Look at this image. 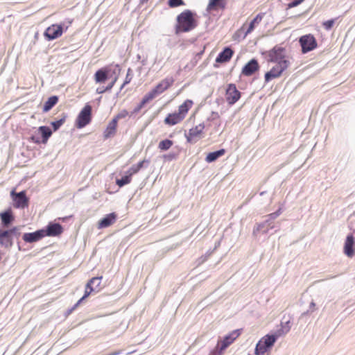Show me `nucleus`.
<instances>
[{"label": "nucleus", "instance_id": "nucleus-1", "mask_svg": "<svg viewBox=\"0 0 355 355\" xmlns=\"http://www.w3.org/2000/svg\"><path fill=\"white\" fill-rule=\"evenodd\" d=\"M266 54L268 62L276 64L265 74V81L268 83L280 77L284 71L287 70L291 66V58L288 55L286 49L280 45H275L268 51Z\"/></svg>", "mask_w": 355, "mask_h": 355}, {"label": "nucleus", "instance_id": "nucleus-2", "mask_svg": "<svg viewBox=\"0 0 355 355\" xmlns=\"http://www.w3.org/2000/svg\"><path fill=\"white\" fill-rule=\"evenodd\" d=\"M116 67L118 69V71L116 72V70H114L111 74H110V69L109 67H102L95 72L94 75V80L96 84H104L109 78V77L112 78V81L109 83L106 87L101 86L97 87L96 90L97 94H103L106 92L110 91L113 88L119 78V73L121 71L118 64L116 65Z\"/></svg>", "mask_w": 355, "mask_h": 355}, {"label": "nucleus", "instance_id": "nucleus-3", "mask_svg": "<svg viewBox=\"0 0 355 355\" xmlns=\"http://www.w3.org/2000/svg\"><path fill=\"white\" fill-rule=\"evenodd\" d=\"M198 25V15L191 10H184L176 17L175 33L178 35L195 29Z\"/></svg>", "mask_w": 355, "mask_h": 355}, {"label": "nucleus", "instance_id": "nucleus-4", "mask_svg": "<svg viewBox=\"0 0 355 355\" xmlns=\"http://www.w3.org/2000/svg\"><path fill=\"white\" fill-rule=\"evenodd\" d=\"M193 101L190 99L185 100L178 106L177 112L168 114L164 120L166 125L173 126L180 123L186 118L189 111L193 105Z\"/></svg>", "mask_w": 355, "mask_h": 355}, {"label": "nucleus", "instance_id": "nucleus-5", "mask_svg": "<svg viewBox=\"0 0 355 355\" xmlns=\"http://www.w3.org/2000/svg\"><path fill=\"white\" fill-rule=\"evenodd\" d=\"M279 336L280 334H276L275 335L267 334L264 336L257 344L254 354L256 355H263L265 354L273 346Z\"/></svg>", "mask_w": 355, "mask_h": 355}, {"label": "nucleus", "instance_id": "nucleus-6", "mask_svg": "<svg viewBox=\"0 0 355 355\" xmlns=\"http://www.w3.org/2000/svg\"><path fill=\"white\" fill-rule=\"evenodd\" d=\"M19 234L17 227L5 230L0 228V245L5 248H10L13 245L14 238Z\"/></svg>", "mask_w": 355, "mask_h": 355}, {"label": "nucleus", "instance_id": "nucleus-7", "mask_svg": "<svg viewBox=\"0 0 355 355\" xmlns=\"http://www.w3.org/2000/svg\"><path fill=\"white\" fill-rule=\"evenodd\" d=\"M103 277H95L92 278L86 284L84 295L74 304L71 311L75 310L80 303L94 291H100L101 289V284Z\"/></svg>", "mask_w": 355, "mask_h": 355}, {"label": "nucleus", "instance_id": "nucleus-8", "mask_svg": "<svg viewBox=\"0 0 355 355\" xmlns=\"http://www.w3.org/2000/svg\"><path fill=\"white\" fill-rule=\"evenodd\" d=\"M103 277H95L92 278L86 284L84 295L74 304L71 311L75 310L80 303L94 291H100L101 289V284Z\"/></svg>", "mask_w": 355, "mask_h": 355}, {"label": "nucleus", "instance_id": "nucleus-9", "mask_svg": "<svg viewBox=\"0 0 355 355\" xmlns=\"http://www.w3.org/2000/svg\"><path fill=\"white\" fill-rule=\"evenodd\" d=\"M92 107L89 103H86L76 117L75 125L81 129L87 125L92 121Z\"/></svg>", "mask_w": 355, "mask_h": 355}, {"label": "nucleus", "instance_id": "nucleus-10", "mask_svg": "<svg viewBox=\"0 0 355 355\" xmlns=\"http://www.w3.org/2000/svg\"><path fill=\"white\" fill-rule=\"evenodd\" d=\"M299 42L303 53L314 50L318 46L315 38L311 34L302 36Z\"/></svg>", "mask_w": 355, "mask_h": 355}, {"label": "nucleus", "instance_id": "nucleus-11", "mask_svg": "<svg viewBox=\"0 0 355 355\" xmlns=\"http://www.w3.org/2000/svg\"><path fill=\"white\" fill-rule=\"evenodd\" d=\"M10 195L13 200V207L17 209H24L28 207L29 200L26 196V192L22 191L19 193L11 191Z\"/></svg>", "mask_w": 355, "mask_h": 355}, {"label": "nucleus", "instance_id": "nucleus-12", "mask_svg": "<svg viewBox=\"0 0 355 355\" xmlns=\"http://www.w3.org/2000/svg\"><path fill=\"white\" fill-rule=\"evenodd\" d=\"M205 128V124L202 123L190 128L188 133L185 135L187 142L194 143L197 139L201 138L203 135Z\"/></svg>", "mask_w": 355, "mask_h": 355}, {"label": "nucleus", "instance_id": "nucleus-13", "mask_svg": "<svg viewBox=\"0 0 355 355\" xmlns=\"http://www.w3.org/2000/svg\"><path fill=\"white\" fill-rule=\"evenodd\" d=\"M241 335V330L236 329L231 331L228 335L225 336L223 340H218L217 345L222 350H225L234 340Z\"/></svg>", "mask_w": 355, "mask_h": 355}, {"label": "nucleus", "instance_id": "nucleus-14", "mask_svg": "<svg viewBox=\"0 0 355 355\" xmlns=\"http://www.w3.org/2000/svg\"><path fill=\"white\" fill-rule=\"evenodd\" d=\"M226 101L230 105H234L241 98V92L234 84H229L225 93Z\"/></svg>", "mask_w": 355, "mask_h": 355}, {"label": "nucleus", "instance_id": "nucleus-15", "mask_svg": "<svg viewBox=\"0 0 355 355\" xmlns=\"http://www.w3.org/2000/svg\"><path fill=\"white\" fill-rule=\"evenodd\" d=\"M62 33L63 30L62 25L52 24L46 29L44 35L49 40H53L60 37L62 35Z\"/></svg>", "mask_w": 355, "mask_h": 355}, {"label": "nucleus", "instance_id": "nucleus-16", "mask_svg": "<svg viewBox=\"0 0 355 355\" xmlns=\"http://www.w3.org/2000/svg\"><path fill=\"white\" fill-rule=\"evenodd\" d=\"M343 252L349 258L355 255V239L352 234L347 236L344 243Z\"/></svg>", "mask_w": 355, "mask_h": 355}, {"label": "nucleus", "instance_id": "nucleus-17", "mask_svg": "<svg viewBox=\"0 0 355 355\" xmlns=\"http://www.w3.org/2000/svg\"><path fill=\"white\" fill-rule=\"evenodd\" d=\"M259 67L258 61L256 59H252L243 67L241 74L250 76L259 71Z\"/></svg>", "mask_w": 355, "mask_h": 355}, {"label": "nucleus", "instance_id": "nucleus-18", "mask_svg": "<svg viewBox=\"0 0 355 355\" xmlns=\"http://www.w3.org/2000/svg\"><path fill=\"white\" fill-rule=\"evenodd\" d=\"M63 232L62 226L59 223H50L46 230H44L45 236H57Z\"/></svg>", "mask_w": 355, "mask_h": 355}, {"label": "nucleus", "instance_id": "nucleus-19", "mask_svg": "<svg viewBox=\"0 0 355 355\" xmlns=\"http://www.w3.org/2000/svg\"><path fill=\"white\" fill-rule=\"evenodd\" d=\"M264 15H265V13L261 12V13L258 14L251 21V22L249 24H248L246 23L243 24V25L242 26V29L245 30V35H247L250 34L252 31H253L254 28L261 23Z\"/></svg>", "mask_w": 355, "mask_h": 355}, {"label": "nucleus", "instance_id": "nucleus-20", "mask_svg": "<svg viewBox=\"0 0 355 355\" xmlns=\"http://www.w3.org/2000/svg\"><path fill=\"white\" fill-rule=\"evenodd\" d=\"M173 77H166L162 80L155 87L154 89L158 94H160L170 88L174 83Z\"/></svg>", "mask_w": 355, "mask_h": 355}, {"label": "nucleus", "instance_id": "nucleus-21", "mask_svg": "<svg viewBox=\"0 0 355 355\" xmlns=\"http://www.w3.org/2000/svg\"><path fill=\"white\" fill-rule=\"evenodd\" d=\"M1 225L3 227H8L15 221V216L11 208L7 209L5 211L0 213Z\"/></svg>", "mask_w": 355, "mask_h": 355}, {"label": "nucleus", "instance_id": "nucleus-22", "mask_svg": "<svg viewBox=\"0 0 355 355\" xmlns=\"http://www.w3.org/2000/svg\"><path fill=\"white\" fill-rule=\"evenodd\" d=\"M44 237V230H40L34 232L24 234L22 239L26 243H33L40 241Z\"/></svg>", "mask_w": 355, "mask_h": 355}, {"label": "nucleus", "instance_id": "nucleus-23", "mask_svg": "<svg viewBox=\"0 0 355 355\" xmlns=\"http://www.w3.org/2000/svg\"><path fill=\"white\" fill-rule=\"evenodd\" d=\"M117 218V215L114 212L107 214L104 218L98 222V228L102 229L107 227L114 224Z\"/></svg>", "mask_w": 355, "mask_h": 355}, {"label": "nucleus", "instance_id": "nucleus-24", "mask_svg": "<svg viewBox=\"0 0 355 355\" xmlns=\"http://www.w3.org/2000/svg\"><path fill=\"white\" fill-rule=\"evenodd\" d=\"M234 55V51L230 47H225L222 52H220L216 58L217 63H226L228 62Z\"/></svg>", "mask_w": 355, "mask_h": 355}, {"label": "nucleus", "instance_id": "nucleus-25", "mask_svg": "<svg viewBox=\"0 0 355 355\" xmlns=\"http://www.w3.org/2000/svg\"><path fill=\"white\" fill-rule=\"evenodd\" d=\"M117 119H113L109 122L107 128L103 132L104 139H107L115 135L117 129Z\"/></svg>", "mask_w": 355, "mask_h": 355}, {"label": "nucleus", "instance_id": "nucleus-26", "mask_svg": "<svg viewBox=\"0 0 355 355\" xmlns=\"http://www.w3.org/2000/svg\"><path fill=\"white\" fill-rule=\"evenodd\" d=\"M226 0H209L207 7L208 12L224 10L226 7Z\"/></svg>", "mask_w": 355, "mask_h": 355}, {"label": "nucleus", "instance_id": "nucleus-27", "mask_svg": "<svg viewBox=\"0 0 355 355\" xmlns=\"http://www.w3.org/2000/svg\"><path fill=\"white\" fill-rule=\"evenodd\" d=\"M157 95L158 94L153 88L144 96L140 103L135 109L134 112H138L147 103L154 99Z\"/></svg>", "mask_w": 355, "mask_h": 355}, {"label": "nucleus", "instance_id": "nucleus-28", "mask_svg": "<svg viewBox=\"0 0 355 355\" xmlns=\"http://www.w3.org/2000/svg\"><path fill=\"white\" fill-rule=\"evenodd\" d=\"M225 153V149H220V150L215 151V152L209 153L207 155V156L205 157V161L207 163L213 162L216 161L218 157L224 155Z\"/></svg>", "mask_w": 355, "mask_h": 355}, {"label": "nucleus", "instance_id": "nucleus-29", "mask_svg": "<svg viewBox=\"0 0 355 355\" xmlns=\"http://www.w3.org/2000/svg\"><path fill=\"white\" fill-rule=\"evenodd\" d=\"M58 102V98L57 96H52L48 98V100L44 103L43 107V112H49L54 105L57 104Z\"/></svg>", "mask_w": 355, "mask_h": 355}, {"label": "nucleus", "instance_id": "nucleus-30", "mask_svg": "<svg viewBox=\"0 0 355 355\" xmlns=\"http://www.w3.org/2000/svg\"><path fill=\"white\" fill-rule=\"evenodd\" d=\"M39 131L42 136V142L45 144L52 135V132L51 129L47 126H40L39 128Z\"/></svg>", "mask_w": 355, "mask_h": 355}, {"label": "nucleus", "instance_id": "nucleus-31", "mask_svg": "<svg viewBox=\"0 0 355 355\" xmlns=\"http://www.w3.org/2000/svg\"><path fill=\"white\" fill-rule=\"evenodd\" d=\"M147 162V160L144 159L139 162L137 164L133 165L131 168H129V170L127 171V173H128L131 176H132L134 174L137 173L141 170V168H143L144 163Z\"/></svg>", "mask_w": 355, "mask_h": 355}, {"label": "nucleus", "instance_id": "nucleus-32", "mask_svg": "<svg viewBox=\"0 0 355 355\" xmlns=\"http://www.w3.org/2000/svg\"><path fill=\"white\" fill-rule=\"evenodd\" d=\"M132 181V176L126 173L125 175L122 177L121 179H116V184L119 187H122L124 185L130 184Z\"/></svg>", "mask_w": 355, "mask_h": 355}, {"label": "nucleus", "instance_id": "nucleus-33", "mask_svg": "<svg viewBox=\"0 0 355 355\" xmlns=\"http://www.w3.org/2000/svg\"><path fill=\"white\" fill-rule=\"evenodd\" d=\"M173 144V141L170 139H164L159 143L158 147L161 150H168Z\"/></svg>", "mask_w": 355, "mask_h": 355}, {"label": "nucleus", "instance_id": "nucleus-34", "mask_svg": "<svg viewBox=\"0 0 355 355\" xmlns=\"http://www.w3.org/2000/svg\"><path fill=\"white\" fill-rule=\"evenodd\" d=\"M185 3L183 0H168V5L170 8H176L184 6Z\"/></svg>", "mask_w": 355, "mask_h": 355}, {"label": "nucleus", "instance_id": "nucleus-35", "mask_svg": "<svg viewBox=\"0 0 355 355\" xmlns=\"http://www.w3.org/2000/svg\"><path fill=\"white\" fill-rule=\"evenodd\" d=\"M334 24V19L327 20L322 23V26L326 30H330L333 27Z\"/></svg>", "mask_w": 355, "mask_h": 355}, {"label": "nucleus", "instance_id": "nucleus-36", "mask_svg": "<svg viewBox=\"0 0 355 355\" xmlns=\"http://www.w3.org/2000/svg\"><path fill=\"white\" fill-rule=\"evenodd\" d=\"M223 352L224 350H222L221 348L218 345H216L215 349L211 351L209 355H222Z\"/></svg>", "mask_w": 355, "mask_h": 355}, {"label": "nucleus", "instance_id": "nucleus-37", "mask_svg": "<svg viewBox=\"0 0 355 355\" xmlns=\"http://www.w3.org/2000/svg\"><path fill=\"white\" fill-rule=\"evenodd\" d=\"M64 122V119H60L56 121H53L51 123V125L53 126L54 130H58Z\"/></svg>", "mask_w": 355, "mask_h": 355}, {"label": "nucleus", "instance_id": "nucleus-38", "mask_svg": "<svg viewBox=\"0 0 355 355\" xmlns=\"http://www.w3.org/2000/svg\"><path fill=\"white\" fill-rule=\"evenodd\" d=\"M303 1H304V0H294L293 1H292L288 4V7L289 8H294V7L298 6L299 4H300L301 3H302Z\"/></svg>", "mask_w": 355, "mask_h": 355}, {"label": "nucleus", "instance_id": "nucleus-39", "mask_svg": "<svg viewBox=\"0 0 355 355\" xmlns=\"http://www.w3.org/2000/svg\"><path fill=\"white\" fill-rule=\"evenodd\" d=\"M128 114V112L126 110H123V112L117 114L114 119H117L118 121L119 119L125 117Z\"/></svg>", "mask_w": 355, "mask_h": 355}, {"label": "nucleus", "instance_id": "nucleus-40", "mask_svg": "<svg viewBox=\"0 0 355 355\" xmlns=\"http://www.w3.org/2000/svg\"><path fill=\"white\" fill-rule=\"evenodd\" d=\"M281 213H282L281 209H279L277 211L269 214L268 217H270L271 219H274V218H277V216H279L281 214Z\"/></svg>", "mask_w": 355, "mask_h": 355}, {"label": "nucleus", "instance_id": "nucleus-41", "mask_svg": "<svg viewBox=\"0 0 355 355\" xmlns=\"http://www.w3.org/2000/svg\"><path fill=\"white\" fill-rule=\"evenodd\" d=\"M131 79H132V78L130 77L129 74H127V76L125 77V81H124L123 84L121 86V88H123L125 85L130 83V81H131Z\"/></svg>", "mask_w": 355, "mask_h": 355}, {"label": "nucleus", "instance_id": "nucleus-42", "mask_svg": "<svg viewBox=\"0 0 355 355\" xmlns=\"http://www.w3.org/2000/svg\"><path fill=\"white\" fill-rule=\"evenodd\" d=\"M97 284H98V282H95V284L92 285V286H93V287H96V286L97 285Z\"/></svg>", "mask_w": 355, "mask_h": 355}]
</instances>
